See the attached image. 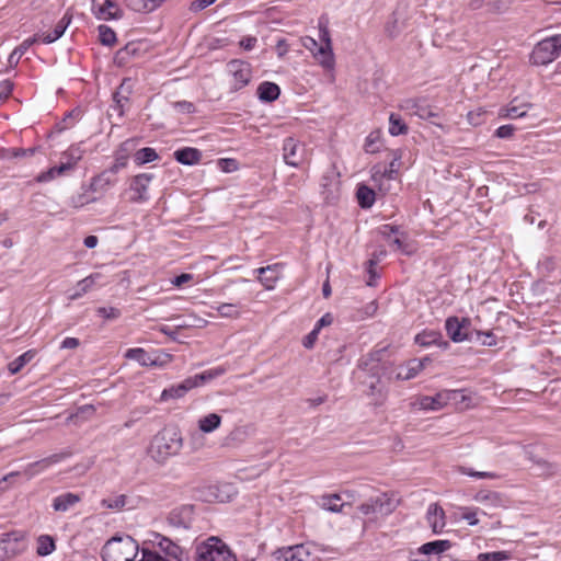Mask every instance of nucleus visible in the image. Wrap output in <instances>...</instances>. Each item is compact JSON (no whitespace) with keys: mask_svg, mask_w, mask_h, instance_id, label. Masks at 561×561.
<instances>
[{"mask_svg":"<svg viewBox=\"0 0 561 561\" xmlns=\"http://www.w3.org/2000/svg\"><path fill=\"white\" fill-rule=\"evenodd\" d=\"M221 424V416L217 413H209L198 420V428L203 433H211Z\"/></svg>","mask_w":561,"mask_h":561,"instance_id":"34","label":"nucleus"},{"mask_svg":"<svg viewBox=\"0 0 561 561\" xmlns=\"http://www.w3.org/2000/svg\"><path fill=\"white\" fill-rule=\"evenodd\" d=\"M310 552L304 545L279 549L275 552V561H309Z\"/></svg>","mask_w":561,"mask_h":561,"instance_id":"14","label":"nucleus"},{"mask_svg":"<svg viewBox=\"0 0 561 561\" xmlns=\"http://www.w3.org/2000/svg\"><path fill=\"white\" fill-rule=\"evenodd\" d=\"M125 357L138 362L141 366H157V358H152L144 348H129L125 353Z\"/></svg>","mask_w":561,"mask_h":561,"instance_id":"32","label":"nucleus"},{"mask_svg":"<svg viewBox=\"0 0 561 561\" xmlns=\"http://www.w3.org/2000/svg\"><path fill=\"white\" fill-rule=\"evenodd\" d=\"M150 543L153 548H159L161 552L164 553L165 559L171 561H182L183 550L182 548L173 542L171 539L154 533L152 534V539H150Z\"/></svg>","mask_w":561,"mask_h":561,"instance_id":"10","label":"nucleus"},{"mask_svg":"<svg viewBox=\"0 0 561 561\" xmlns=\"http://www.w3.org/2000/svg\"><path fill=\"white\" fill-rule=\"evenodd\" d=\"M333 321V317L331 316V313H325L324 316H322L316 323L314 328L318 332H320V330L323 328V327H327V325H330Z\"/></svg>","mask_w":561,"mask_h":561,"instance_id":"61","label":"nucleus"},{"mask_svg":"<svg viewBox=\"0 0 561 561\" xmlns=\"http://www.w3.org/2000/svg\"><path fill=\"white\" fill-rule=\"evenodd\" d=\"M146 49L141 42H129L116 53L115 60L118 65H125L130 58L140 57Z\"/></svg>","mask_w":561,"mask_h":561,"instance_id":"18","label":"nucleus"},{"mask_svg":"<svg viewBox=\"0 0 561 561\" xmlns=\"http://www.w3.org/2000/svg\"><path fill=\"white\" fill-rule=\"evenodd\" d=\"M127 164V157L122 156L117 157L114 164L107 169L113 175H115L119 170L124 169Z\"/></svg>","mask_w":561,"mask_h":561,"instance_id":"54","label":"nucleus"},{"mask_svg":"<svg viewBox=\"0 0 561 561\" xmlns=\"http://www.w3.org/2000/svg\"><path fill=\"white\" fill-rule=\"evenodd\" d=\"M280 264H273L265 267L256 268L254 272L257 273V278L266 289H273L275 283L280 276Z\"/></svg>","mask_w":561,"mask_h":561,"instance_id":"19","label":"nucleus"},{"mask_svg":"<svg viewBox=\"0 0 561 561\" xmlns=\"http://www.w3.org/2000/svg\"><path fill=\"white\" fill-rule=\"evenodd\" d=\"M276 51H277L278 57H280V58L284 57L288 53V44H287L286 39L280 38L277 41Z\"/></svg>","mask_w":561,"mask_h":561,"instance_id":"64","label":"nucleus"},{"mask_svg":"<svg viewBox=\"0 0 561 561\" xmlns=\"http://www.w3.org/2000/svg\"><path fill=\"white\" fill-rule=\"evenodd\" d=\"M174 107L179 111V112H182V113H193L195 112V106L193 103L191 102H187V101H180V102H176L174 103Z\"/></svg>","mask_w":561,"mask_h":561,"instance_id":"58","label":"nucleus"},{"mask_svg":"<svg viewBox=\"0 0 561 561\" xmlns=\"http://www.w3.org/2000/svg\"><path fill=\"white\" fill-rule=\"evenodd\" d=\"M174 158L178 162L185 165H193L198 163L202 158V152L196 148L185 147L174 152Z\"/></svg>","mask_w":561,"mask_h":561,"instance_id":"25","label":"nucleus"},{"mask_svg":"<svg viewBox=\"0 0 561 561\" xmlns=\"http://www.w3.org/2000/svg\"><path fill=\"white\" fill-rule=\"evenodd\" d=\"M82 150L79 147H70L62 153V160L66 163H70V168L73 169L78 161L82 158Z\"/></svg>","mask_w":561,"mask_h":561,"instance_id":"42","label":"nucleus"},{"mask_svg":"<svg viewBox=\"0 0 561 561\" xmlns=\"http://www.w3.org/2000/svg\"><path fill=\"white\" fill-rule=\"evenodd\" d=\"M408 126L399 114L391 113L389 116V133L392 136L405 134Z\"/></svg>","mask_w":561,"mask_h":561,"instance_id":"39","label":"nucleus"},{"mask_svg":"<svg viewBox=\"0 0 561 561\" xmlns=\"http://www.w3.org/2000/svg\"><path fill=\"white\" fill-rule=\"evenodd\" d=\"M81 501V496L76 493L67 492L64 494H60L56 496L53 500V508L56 512H67L71 507H73L76 504H78Z\"/></svg>","mask_w":561,"mask_h":561,"instance_id":"20","label":"nucleus"},{"mask_svg":"<svg viewBox=\"0 0 561 561\" xmlns=\"http://www.w3.org/2000/svg\"><path fill=\"white\" fill-rule=\"evenodd\" d=\"M216 310L225 318H238L240 314L237 306L233 304H221L216 308Z\"/></svg>","mask_w":561,"mask_h":561,"instance_id":"45","label":"nucleus"},{"mask_svg":"<svg viewBox=\"0 0 561 561\" xmlns=\"http://www.w3.org/2000/svg\"><path fill=\"white\" fill-rule=\"evenodd\" d=\"M516 129L517 128L512 124L502 125L495 130V136L502 139H508L514 135Z\"/></svg>","mask_w":561,"mask_h":561,"instance_id":"51","label":"nucleus"},{"mask_svg":"<svg viewBox=\"0 0 561 561\" xmlns=\"http://www.w3.org/2000/svg\"><path fill=\"white\" fill-rule=\"evenodd\" d=\"M13 90V83L9 80H4L0 83V102L7 100Z\"/></svg>","mask_w":561,"mask_h":561,"instance_id":"53","label":"nucleus"},{"mask_svg":"<svg viewBox=\"0 0 561 561\" xmlns=\"http://www.w3.org/2000/svg\"><path fill=\"white\" fill-rule=\"evenodd\" d=\"M319 38L321 42L320 49L316 53V60L324 69L331 70L334 68L335 58L332 48L331 34L327 23L319 22Z\"/></svg>","mask_w":561,"mask_h":561,"instance_id":"6","label":"nucleus"},{"mask_svg":"<svg viewBox=\"0 0 561 561\" xmlns=\"http://www.w3.org/2000/svg\"><path fill=\"white\" fill-rule=\"evenodd\" d=\"M152 179V174L141 173L135 175L130 180L129 190L133 192V195L130 196V201L133 203H142L148 201L149 196L147 191Z\"/></svg>","mask_w":561,"mask_h":561,"instance_id":"11","label":"nucleus"},{"mask_svg":"<svg viewBox=\"0 0 561 561\" xmlns=\"http://www.w3.org/2000/svg\"><path fill=\"white\" fill-rule=\"evenodd\" d=\"M319 332L313 329L305 339H304V346L306 348H311L314 344V342L318 339Z\"/></svg>","mask_w":561,"mask_h":561,"instance_id":"63","label":"nucleus"},{"mask_svg":"<svg viewBox=\"0 0 561 561\" xmlns=\"http://www.w3.org/2000/svg\"><path fill=\"white\" fill-rule=\"evenodd\" d=\"M99 316L107 320L117 319L121 316V311L114 307H100L96 309Z\"/></svg>","mask_w":561,"mask_h":561,"instance_id":"49","label":"nucleus"},{"mask_svg":"<svg viewBox=\"0 0 561 561\" xmlns=\"http://www.w3.org/2000/svg\"><path fill=\"white\" fill-rule=\"evenodd\" d=\"M379 233L385 237V238H389L391 234H397L399 233V229L398 227L396 226H391V225H382L379 229H378Z\"/></svg>","mask_w":561,"mask_h":561,"instance_id":"60","label":"nucleus"},{"mask_svg":"<svg viewBox=\"0 0 561 561\" xmlns=\"http://www.w3.org/2000/svg\"><path fill=\"white\" fill-rule=\"evenodd\" d=\"M183 447V437L175 427H164L150 440L147 454L157 463L164 465L176 456Z\"/></svg>","mask_w":561,"mask_h":561,"instance_id":"1","label":"nucleus"},{"mask_svg":"<svg viewBox=\"0 0 561 561\" xmlns=\"http://www.w3.org/2000/svg\"><path fill=\"white\" fill-rule=\"evenodd\" d=\"M12 545H20V540L15 534H4L3 538L0 540V558H10L15 556L19 552V548L13 547Z\"/></svg>","mask_w":561,"mask_h":561,"instance_id":"31","label":"nucleus"},{"mask_svg":"<svg viewBox=\"0 0 561 561\" xmlns=\"http://www.w3.org/2000/svg\"><path fill=\"white\" fill-rule=\"evenodd\" d=\"M342 500L341 494L333 493L321 496L320 506L332 513H342L346 506H351L350 502L339 503Z\"/></svg>","mask_w":561,"mask_h":561,"instance_id":"22","label":"nucleus"},{"mask_svg":"<svg viewBox=\"0 0 561 561\" xmlns=\"http://www.w3.org/2000/svg\"><path fill=\"white\" fill-rule=\"evenodd\" d=\"M127 503V496L124 494L115 497L104 499L101 501V505L111 510H122Z\"/></svg>","mask_w":561,"mask_h":561,"instance_id":"44","label":"nucleus"},{"mask_svg":"<svg viewBox=\"0 0 561 561\" xmlns=\"http://www.w3.org/2000/svg\"><path fill=\"white\" fill-rule=\"evenodd\" d=\"M256 42H257L256 37L247 36L240 41V46L245 50H251L255 46Z\"/></svg>","mask_w":561,"mask_h":561,"instance_id":"62","label":"nucleus"},{"mask_svg":"<svg viewBox=\"0 0 561 561\" xmlns=\"http://www.w3.org/2000/svg\"><path fill=\"white\" fill-rule=\"evenodd\" d=\"M466 474L472 477V478H477V479H484V478H489V479H494L496 478L497 476L493 472H486V471H474L472 469H469V470H466L463 471Z\"/></svg>","mask_w":561,"mask_h":561,"instance_id":"59","label":"nucleus"},{"mask_svg":"<svg viewBox=\"0 0 561 561\" xmlns=\"http://www.w3.org/2000/svg\"><path fill=\"white\" fill-rule=\"evenodd\" d=\"M426 520L434 535L443 533L446 526V516L442 506L438 504H431L426 512Z\"/></svg>","mask_w":561,"mask_h":561,"instance_id":"15","label":"nucleus"},{"mask_svg":"<svg viewBox=\"0 0 561 561\" xmlns=\"http://www.w3.org/2000/svg\"><path fill=\"white\" fill-rule=\"evenodd\" d=\"M301 45L308 49L316 59V53L318 49H320L321 44H319L318 41L311 36H305L301 38Z\"/></svg>","mask_w":561,"mask_h":561,"instance_id":"50","label":"nucleus"},{"mask_svg":"<svg viewBox=\"0 0 561 561\" xmlns=\"http://www.w3.org/2000/svg\"><path fill=\"white\" fill-rule=\"evenodd\" d=\"M536 466L541 470V474L552 476L558 471L556 463L549 462L543 458H539V462H537Z\"/></svg>","mask_w":561,"mask_h":561,"instance_id":"48","label":"nucleus"},{"mask_svg":"<svg viewBox=\"0 0 561 561\" xmlns=\"http://www.w3.org/2000/svg\"><path fill=\"white\" fill-rule=\"evenodd\" d=\"M423 119L427 121V124L423 125V129L431 128L432 133L437 138H440L443 135L447 134L449 129L447 118L444 114H442V112H433L432 110H428L426 115H423Z\"/></svg>","mask_w":561,"mask_h":561,"instance_id":"13","label":"nucleus"},{"mask_svg":"<svg viewBox=\"0 0 561 561\" xmlns=\"http://www.w3.org/2000/svg\"><path fill=\"white\" fill-rule=\"evenodd\" d=\"M227 69L229 73L233 77L234 90H240L250 82L252 77V69L249 62L239 59H233L228 62Z\"/></svg>","mask_w":561,"mask_h":561,"instance_id":"9","label":"nucleus"},{"mask_svg":"<svg viewBox=\"0 0 561 561\" xmlns=\"http://www.w3.org/2000/svg\"><path fill=\"white\" fill-rule=\"evenodd\" d=\"M197 561H237V559L219 538L210 537L197 548Z\"/></svg>","mask_w":561,"mask_h":561,"instance_id":"5","label":"nucleus"},{"mask_svg":"<svg viewBox=\"0 0 561 561\" xmlns=\"http://www.w3.org/2000/svg\"><path fill=\"white\" fill-rule=\"evenodd\" d=\"M139 546L130 536H115L102 548L103 561H134Z\"/></svg>","mask_w":561,"mask_h":561,"instance_id":"2","label":"nucleus"},{"mask_svg":"<svg viewBox=\"0 0 561 561\" xmlns=\"http://www.w3.org/2000/svg\"><path fill=\"white\" fill-rule=\"evenodd\" d=\"M356 197L363 208H369L375 202V192L366 185H359Z\"/></svg>","mask_w":561,"mask_h":561,"instance_id":"37","label":"nucleus"},{"mask_svg":"<svg viewBox=\"0 0 561 561\" xmlns=\"http://www.w3.org/2000/svg\"><path fill=\"white\" fill-rule=\"evenodd\" d=\"M280 94L279 87L270 81H264L257 87V96L263 102H273L278 99Z\"/></svg>","mask_w":561,"mask_h":561,"instance_id":"28","label":"nucleus"},{"mask_svg":"<svg viewBox=\"0 0 561 561\" xmlns=\"http://www.w3.org/2000/svg\"><path fill=\"white\" fill-rule=\"evenodd\" d=\"M70 22H71V15L66 13L61 18V20L56 24V26L51 33H44L42 36H39L41 41L45 44H50V43L57 41L58 38H60L62 36L66 28L70 24Z\"/></svg>","mask_w":561,"mask_h":561,"instance_id":"27","label":"nucleus"},{"mask_svg":"<svg viewBox=\"0 0 561 561\" xmlns=\"http://www.w3.org/2000/svg\"><path fill=\"white\" fill-rule=\"evenodd\" d=\"M215 1L216 0H195L191 3L190 10L192 12L202 11V10L206 9L207 7H209L210 4H213Z\"/></svg>","mask_w":561,"mask_h":561,"instance_id":"55","label":"nucleus"},{"mask_svg":"<svg viewBox=\"0 0 561 561\" xmlns=\"http://www.w3.org/2000/svg\"><path fill=\"white\" fill-rule=\"evenodd\" d=\"M474 334H476L474 340L477 342H480L482 345H485V346H495L496 345V339L491 331L482 332V331L476 330Z\"/></svg>","mask_w":561,"mask_h":561,"instance_id":"46","label":"nucleus"},{"mask_svg":"<svg viewBox=\"0 0 561 561\" xmlns=\"http://www.w3.org/2000/svg\"><path fill=\"white\" fill-rule=\"evenodd\" d=\"M116 182L115 175L105 170L101 174L94 176L90 184L92 192H104Z\"/></svg>","mask_w":561,"mask_h":561,"instance_id":"29","label":"nucleus"},{"mask_svg":"<svg viewBox=\"0 0 561 561\" xmlns=\"http://www.w3.org/2000/svg\"><path fill=\"white\" fill-rule=\"evenodd\" d=\"M449 346V342L443 339L440 332L423 330V348L437 347L446 351Z\"/></svg>","mask_w":561,"mask_h":561,"instance_id":"21","label":"nucleus"},{"mask_svg":"<svg viewBox=\"0 0 561 561\" xmlns=\"http://www.w3.org/2000/svg\"><path fill=\"white\" fill-rule=\"evenodd\" d=\"M379 141H380V131L378 130H375V131H371L366 140H365V146H364V149L367 153H376L379 151Z\"/></svg>","mask_w":561,"mask_h":561,"instance_id":"43","label":"nucleus"},{"mask_svg":"<svg viewBox=\"0 0 561 561\" xmlns=\"http://www.w3.org/2000/svg\"><path fill=\"white\" fill-rule=\"evenodd\" d=\"M421 370V359L414 358L409 360L407 364L396 368V379L409 380L415 377Z\"/></svg>","mask_w":561,"mask_h":561,"instance_id":"24","label":"nucleus"},{"mask_svg":"<svg viewBox=\"0 0 561 561\" xmlns=\"http://www.w3.org/2000/svg\"><path fill=\"white\" fill-rule=\"evenodd\" d=\"M453 542L446 539H439L423 543V556L426 560L423 561H439L442 553L449 550Z\"/></svg>","mask_w":561,"mask_h":561,"instance_id":"17","label":"nucleus"},{"mask_svg":"<svg viewBox=\"0 0 561 561\" xmlns=\"http://www.w3.org/2000/svg\"><path fill=\"white\" fill-rule=\"evenodd\" d=\"M283 159L287 165L298 168L307 159L305 145L293 137H287L283 142Z\"/></svg>","mask_w":561,"mask_h":561,"instance_id":"8","label":"nucleus"},{"mask_svg":"<svg viewBox=\"0 0 561 561\" xmlns=\"http://www.w3.org/2000/svg\"><path fill=\"white\" fill-rule=\"evenodd\" d=\"M400 501L393 493H380L362 503L357 510L365 516L374 519L390 515L399 505Z\"/></svg>","mask_w":561,"mask_h":561,"instance_id":"3","label":"nucleus"},{"mask_svg":"<svg viewBox=\"0 0 561 561\" xmlns=\"http://www.w3.org/2000/svg\"><path fill=\"white\" fill-rule=\"evenodd\" d=\"M39 35H35L34 37H31V38H27L25 39L21 45H19L16 48H14L16 50V53L20 55V56H23L26 50L34 44L36 43L37 41H39Z\"/></svg>","mask_w":561,"mask_h":561,"instance_id":"52","label":"nucleus"},{"mask_svg":"<svg viewBox=\"0 0 561 561\" xmlns=\"http://www.w3.org/2000/svg\"><path fill=\"white\" fill-rule=\"evenodd\" d=\"M55 541L48 535H42L37 539L36 552L41 557H46L55 550Z\"/></svg>","mask_w":561,"mask_h":561,"instance_id":"38","label":"nucleus"},{"mask_svg":"<svg viewBox=\"0 0 561 561\" xmlns=\"http://www.w3.org/2000/svg\"><path fill=\"white\" fill-rule=\"evenodd\" d=\"M158 159V153L153 148H141L135 153V161L137 164H145Z\"/></svg>","mask_w":561,"mask_h":561,"instance_id":"40","label":"nucleus"},{"mask_svg":"<svg viewBox=\"0 0 561 561\" xmlns=\"http://www.w3.org/2000/svg\"><path fill=\"white\" fill-rule=\"evenodd\" d=\"M58 174L57 172L55 171V168L51 167L49 168L47 171L45 172H42L37 178H36V181L39 182V183H43V182H49L51 180H54L55 178H57Z\"/></svg>","mask_w":561,"mask_h":561,"instance_id":"56","label":"nucleus"},{"mask_svg":"<svg viewBox=\"0 0 561 561\" xmlns=\"http://www.w3.org/2000/svg\"><path fill=\"white\" fill-rule=\"evenodd\" d=\"M528 107H530V105L528 104L511 105L506 111V117L512 119L524 117L527 113Z\"/></svg>","mask_w":561,"mask_h":561,"instance_id":"47","label":"nucleus"},{"mask_svg":"<svg viewBox=\"0 0 561 561\" xmlns=\"http://www.w3.org/2000/svg\"><path fill=\"white\" fill-rule=\"evenodd\" d=\"M188 380L193 381L194 388H196V387L202 386L205 382L209 381L210 379H209V375H208L207 370H205V371L197 374L193 377H188Z\"/></svg>","mask_w":561,"mask_h":561,"instance_id":"57","label":"nucleus"},{"mask_svg":"<svg viewBox=\"0 0 561 561\" xmlns=\"http://www.w3.org/2000/svg\"><path fill=\"white\" fill-rule=\"evenodd\" d=\"M128 81L124 80L118 90L113 94L115 104L112 107L119 116L124 114V106L128 102V94L130 93V85H126Z\"/></svg>","mask_w":561,"mask_h":561,"instance_id":"30","label":"nucleus"},{"mask_svg":"<svg viewBox=\"0 0 561 561\" xmlns=\"http://www.w3.org/2000/svg\"><path fill=\"white\" fill-rule=\"evenodd\" d=\"M92 11L99 20H112L122 18V11L112 0H92Z\"/></svg>","mask_w":561,"mask_h":561,"instance_id":"12","label":"nucleus"},{"mask_svg":"<svg viewBox=\"0 0 561 561\" xmlns=\"http://www.w3.org/2000/svg\"><path fill=\"white\" fill-rule=\"evenodd\" d=\"M36 355L35 350H28L8 365V369L12 375L18 374L27 363Z\"/></svg>","mask_w":561,"mask_h":561,"instance_id":"36","label":"nucleus"},{"mask_svg":"<svg viewBox=\"0 0 561 561\" xmlns=\"http://www.w3.org/2000/svg\"><path fill=\"white\" fill-rule=\"evenodd\" d=\"M471 320L469 318L449 317L445 321V329L449 339L455 343L473 341V332H470Z\"/></svg>","mask_w":561,"mask_h":561,"instance_id":"7","label":"nucleus"},{"mask_svg":"<svg viewBox=\"0 0 561 561\" xmlns=\"http://www.w3.org/2000/svg\"><path fill=\"white\" fill-rule=\"evenodd\" d=\"M194 388V382L186 378L181 383L164 389L161 393V400L167 401L169 399H179L185 396L187 391Z\"/></svg>","mask_w":561,"mask_h":561,"instance_id":"23","label":"nucleus"},{"mask_svg":"<svg viewBox=\"0 0 561 561\" xmlns=\"http://www.w3.org/2000/svg\"><path fill=\"white\" fill-rule=\"evenodd\" d=\"M98 30L101 44L113 46L116 43V34L110 26L100 25Z\"/></svg>","mask_w":561,"mask_h":561,"instance_id":"41","label":"nucleus"},{"mask_svg":"<svg viewBox=\"0 0 561 561\" xmlns=\"http://www.w3.org/2000/svg\"><path fill=\"white\" fill-rule=\"evenodd\" d=\"M102 277L100 273H94L85 278L81 279L77 284L76 291L69 295L70 300H76L87 294L94 285L98 284L99 279Z\"/></svg>","mask_w":561,"mask_h":561,"instance_id":"26","label":"nucleus"},{"mask_svg":"<svg viewBox=\"0 0 561 561\" xmlns=\"http://www.w3.org/2000/svg\"><path fill=\"white\" fill-rule=\"evenodd\" d=\"M561 56V34L545 37L538 42L530 54V62L546 66Z\"/></svg>","mask_w":561,"mask_h":561,"instance_id":"4","label":"nucleus"},{"mask_svg":"<svg viewBox=\"0 0 561 561\" xmlns=\"http://www.w3.org/2000/svg\"><path fill=\"white\" fill-rule=\"evenodd\" d=\"M69 456H70V453L54 454L44 459H41L38 461L31 463L30 469H34V472H38L41 470H44V469L50 467L51 465L58 463L59 461H61L62 459H65Z\"/></svg>","mask_w":561,"mask_h":561,"instance_id":"35","label":"nucleus"},{"mask_svg":"<svg viewBox=\"0 0 561 561\" xmlns=\"http://www.w3.org/2000/svg\"><path fill=\"white\" fill-rule=\"evenodd\" d=\"M385 353L386 347L369 353L359 360L358 367L366 371H374L377 368V364L382 360Z\"/></svg>","mask_w":561,"mask_h":561,"instance_id":"33","label":"nucleus"},{"mask_svg":"<svg viewBox=\"0 0 561 561\" xmlns=\"http://www.w3.org/2000/svg\"><path fill=\"white\" fill-rule=\"evenodd\" d=\"M457 393L458 391L456 390H443L436 393L434 397L423 396V411H437L443 409L449 400L456 399Z\"/></svg>","mask_w":561,"mask_h":561,"instance_id":"16","label":"nucleus"}]
</instances>
